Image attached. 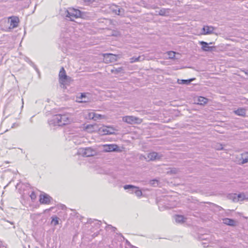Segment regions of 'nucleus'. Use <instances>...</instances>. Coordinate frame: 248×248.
Instances as JSON below:
<instances>
[{
    "label": "nucleus",
    "mask_w": 248,
    "mask_h": 248,
    "mask_svg": "<svg viewBox=\"0 0 248 248\" xmlns=\"http://www.w3.org/2000/svg\"><path fill=\"white\" fill-rule=\"evenodd\" d=\"M73 120L70 114H56L53 115L48 121L49 125L63 126L70 124Z\"/></svg>",
    "instance_id": "nucleus-1"
},
{
    "label": "nucleus",
    "mask_w": 248,
    "mask_h": 248,
    "mask_svg": "<svg viewBox=\"0 0 248 248\" xmlns=\"http://www.w3.org/2000/svg\"><path fill=\"white\" fill-rule=\"evenodd\" d=\"M65 16L67 19L70 21H74L75 18L81 17L85 18V13L78 9L73 8H69L65 12Z\"/></svg>",
    "instance_id": "nucleus-2"
},
{
    "label": "nucleus",
    "mask_w": 248,
    "mask_h": 248,
    "mask_svg": "<svg viewBox=\"0 0 248 248\" xmlns=\"http://www.w3.org/2000/svg\"><path fill=\"white\" fill-rule=\"evenodd\" d=\"M78 153L84 156L89 157L93 156L96 154V151L91 147L80 148Z\"/></svg>",
    "instance_id": "nucleus-3"
},
{
    "label": "nucleus",
    "mask_w": 248,
    "mask_h": 248,
    "mask_svg": "<svg viewBox=\"0 0 248 248\" xmlns=\"http://www.w3.org/2000/svg\"><path fill=\"white\" fill-rule=\"evenodd\" d=\"M163 156L162 154L152 152L148 153L147 156L145 157V159L148 161L160 160Z\"/></svg>",
    "instance_id": "nucleus-4"
},
{
    "label": "nucleus",
    "mask_w": 248,
    "mask_h": 248,
    "mask_svg": "<svg viewBox=\"0 0 248 248\" xmlns=\"http://www.w3.org/2000/svg\"><path fill=\"white\" fill-rule=\"evenodd\" d=\"M123 121L129 124H140L141 120L138 117L133 116H126L123 118Z\"/></svg>",
    "instance_id": "nucleus-5"
},
{
    "label": "nucleus",
    "mask_w": 248,
    "mask_h": 248,
    "mask_svg": "<svg viewBox=\"0 0 248 248\" xmlns=\"http://www.w3.org/2000/svg\"><path fill=\"white\" fill-rule=\"evenodd\" d=\"M110 9L113 13L121 16H124L125 11L124 9L120 8L119 6L112 5L110 7Z\"/></svg>",
    "instance_id": "nucleus-6"
},
{
    "label": "nucleus",
    "mask_w": 248,
    "mask_h": 248,
    "mask_svg": "<svg viewBox=\"0 0 248 248\" xmlns=\"http://www.w3.org/2000/svg\"><path fill=\"white\" fill-rule=\"evenodd\" d=\"M104 151L105 152H120L119 146L115 144H105L104 145Z\"/></svg>",
    "instance_id": "nucleus-7"
},
{
    "label": "nucleus",
    "mask_w": 248,
    "mask_h": 248,
    "mask_svg": "<svg viewBox=\"0 0 248 248\" xmlns=\"http://www.w3.org/2000/svg\"><path fill=\"white\" fill-rule=\"evenodd\" d=\"M104 58L107 63L115 62L117 61L118 55L111 53L104 54Z\"/></svg>",
    "instance_id": "nucleus-8"
},
{
    "label": "nucleus",
    "mask_w": 248,
    "mask_h": 248,
    "mask_svg": "<svg viewBox=\"0 0 248 248\" xmlns=\"http://www.w3.org/2000/svg\"><path fill=\"white\" fill-rule=\"evenodd\" d=\"M52 200V198L47 194L44 193L40 196L39 201L42 204H48Z\"/></svg>",
    "instance_id": "nucleus-9"
},
{
    "label": "nucleus",
    "mask_w": 248,
    "mask_h": 248,
    "mask_svg": "<svg viewBox=\"0 0 248 248\" xmlns=\"http://www.w3.org/2000/svg\"><path fill=\"white\" fill-rule=\"evenodd\" d=\"M124 188L125 190L127 189H133V190H135L134 193H135L137 197H140L142 195V192L139 188L133 185H126L124 186Z\"/></svg>",
    "instance_id": "nucleus-10"
},
{
    "label": "nucleus",
    "mask_w": 248,
    "mask_h": 248,
    "mask_svg": "<svg viewBox=\"0 0 248 248\" xmlns=\"http://www.w3.org/2000/svg\"><path fill=\"white\" fill-rule=\"evenodd\" d=\"M200 44L202 46V49L204 51H211L215 48L214 46H209V44L204 41H200Z\"/></svg>",
    "instance_id": "nucleus-11"
},
{
    "label": "nucleus",
    "mask_w": 248,
    "mask_h": 248,
    "mask_svg": "<svg viewBox=\"0 0 248 248\" xmlns=\"http://www.w3.org/2000/svg\"><path fill=\"white\" fill-rule=\"evenodd\" d=\"M231 197L232 198L233 201L235 202L242 201L246 199L245 195L244 193H240L238 194H234L231 196Z\"/></svg>",
    "instance_id": "nucleus-12"
},
{
    "label": "nucleus",
    "mask_w": 248,
    "mask_h": 248,
    "mask_svg": "<svg viewBox=\"0 0 248 248\" xmlns=\"http://www.w3.org/2000/svg\"><path fill=\"white\" fill-rule=\"evenodd\" d=\"M215 28L213 26H204L202 29V34H210L213 33Z\"/></svg>",
    "instance_id": "nucleus-13"
},
{
    "label": "nucleus",
    "mask_w": 248,
    "mask_h": 248,
    "mask_svg": "<svg viewBox=\"0 0 248 248\" xmlns=\"http://www.w3.org/2000/svg\"><path fill=\"white\" fill-rule=\"evenodd\" d=\"M222 220L224 224L230 226H235L237 223L235 220L229 218H224Z\"/></svg>",
    "instance_id": "nucleus-14"
},
{
    "label": "nucleus",
    "mask_w": 248,
    "mask_h": 248,
    "mask_svg": "<svg viewBox=\"0 0 248 248\" xmlns=\"http://www.w3.org/2000/svg\"><path fill=\"white\" fill-rule=\"evenodd\" d=\"M59 78L62 81H65L67 79V76L63 67H62L59 73Z\"/></svg>",
    "instance_id": "nucleus-15"
},
{
    "label": "nucleus",
    "mask_w": 248,
    "mask_h": 248,
    "mask_svg": "<svg viewBox=\"0 0 248 248\" xmlns=\"http://www.w3.org/2000/svg\"><path fill=\"white\" fill-rule=\"evenodd\" d=\"M11 21H10V26L13 28H16L18 26V22H19V19L17 17H10Z\"/></svg>",
    "instance_id": "nucleus-16"
},
{
    "label": "nucleus",
    "mask_w": 248,
    "mask_h": 248,
    "mask_svg": "<svg viewBox=\"0 0 248 248\" xmlns=\"http://www.w3.org/2000/svg\"><path fill=\"white\" fill-rule=\"evenodd\" d=\"M89 95V93H81L80 97H78L81 100L79 101L80 102H88L89 101L90 99L87 96V95Z\"/></svg>",
    "instance_id": "nucleus-17"
},
{
    "label": "nucleus",
    "mask_w": 248,
    "mask_h": 248,
    "mask_svg": "<svg viewBox=\"0 0 248 248\" xmlns=\"http://www.w3.org/2000/svg\"><path fill=\"white\" fill-rule=\"evenodd\" d=\"M208 101V99L202 96H200L197 99V104L201 105H204L206 104Z\"/></svg>",
    "instance_id": "nucleus-18"
},
{
    "label": "nucleus",
    "mask_w": 248,
    "mask_h": 248,
    "mask_svg": "<svg viewBox=\"0 0 248 248\" xmlns=\"http://www.w3.org/2000/svg\"><path fill=\"white\" fill-rule=\"evenodd\" d=\"M246 109L244 108H239L234 111V113L238 116H245Z\"/></svg>",
    "instance_id": "nucleus-19"
},
{
    "label": "nucleus",
    "mask_w": 248,
    "mask_h": 248,
    "mask_svg": "<svg viewBox=\"0 0 248 248\" xmlns=\"http://www.w3.org/2000/svg\"><path fill=\"white\" fill-rule=\"evenodd\" d=\"M194 78H190L189 79H178L177 82L179 84L189 85Z\"/></svg>",
    "instance_id": "nucleus-20"
},
{
    "label": "nucleus",
    "mask_w": 248,
    "mask_h": 248,
    "mask_svg": "<svg viewBox=\"0 0 248 248\" xmlns=\"http://www.w3.org/2000/svg\"><path fill=\"white\" fill-rule=\"evenodd\" d=\"M175 219L177 223H183L185 221L186 218L182 215H176L175 217Z\"/></svg>",
    "instance_id": "nucleus-21"
},
{
    "label": "nucleus",
    "mask_w": 248,
    "mask_h": 248,
    "mask_svg": "<svg viewBox=\"0 0 248 248\" xmlns=\"http://www.w3.org/2000/svg\"><path fill=\"white\" fill-rule=\"evenodd\" d=\"M123 70V68L122 67H119V68H115L113 67L112 69L110 70V71L112 73L115 74H118L120 73Z\"/></svg>",
    "instance_id": "nucleus-22"
},
{
    "label": "nucleus",
    "mask_w": 248,
    "mask_h": 248,
    "mask_svg": "<svg viewBox=\"0 0 248 248\" xmlns=\"http://www.w3.org/2000/svg\"><path fill=\"white\" fill-rule=\"evenodd\" d=\"M144 59L141 56H139L137 57H133L130 58V62L133 63L137 62H140L143 60Z\"/></svg>",
    "instance_id": "nucleus-23"
},
{
    "label": "nucleus",
    "mask_w": 248,
    "mask_h": 248,
    "mask_svg": "<svg viewBox=\"0 0 248 248\" xmlns=\"http://www.w3.org/2000/svg\"><path fill=\"white\" fill-rule=\"evenodd\" d=\"M167 13H169V9L162 8L159 11L158 15L162 16H166Z\"/></svg>",
    "instance_id": "nucleus-24"
},
{
    "label": "nucleus",
    "mask_w": 248,
    "mask_h": 248,
    "mask_svg": "<svg viewBox=\"0 0 248 248\" xmlns=\"http://www.w3.org/2000/svg\"><path fill=\"white\" fill-rule=\"evenodd\" d=\"M167 54L169 59H174V57H175V56L176 54V52L174 51H168L167 52Z\"/></svg>",
    "instance_id": "nucleus-25"
},
{
    "label": "nucleus",
    "mask_w": 248,
    "mask_h": 248,
    "mask_svg": "<svg viewBox=\"0 0 248 248\" xmlns=\"http://www.w3.org/2000/svg\"><path fill=\"white\" fill-rule=\"evenodd\" d=\"M51 224L54 226H56L59 224V218L55 216L52 217Z\"/></svg>",
    "instance_id": "nucleus-26"
},
{
    "label": "nucleus",
    "mask_w": 248,
    "mask_h": 248,
    "mask_svg": "<svg viewBox=\"0 0 248 248\" xmlns=\"http://www.w3.org/2000/svg\"><path fill=\"white\" fill-rule=\"evenodd\" d=\"M29 62H30V65L34 68V69L35 70L36 72L38 73L39 77H40V72L39 69H38V68L37 67L36 65L32 62H31L30 60Z\"/></svg>",
    "instance_id": "nucleus-27"
},
{
    "label": "nucleus",
    "mask_w": 248,
    "mask_h": 248,
    "mask_svg": "<svg viewBox=\"0 0 248 248\" xmlns=\"http://www.w3.org/2000/svg\"><path fill=\"white\" fill-rule=\"evenodd\" d=\"M89 118L91 119H93L95 121L96 120V119L95 118V116L97 115V114L95 113L94 112H90L89 113Z\"/></svg>",
    "instance_id": "nucleus-28"
},
{
    "label": "nucleus",
    "mask_w": 248,
    "mask_h": 248,
    "mask_svg": "<svg viewBox=\"0 0 248 248\" xmlns=\"http://www.w3.org/2000/svg\"><path fill=\"white\" fill-rule=\"evenodd\" d=\"M244 155H242V164H245V163H246L247 162H248V156H246V157H244L243 156Z\"/></svg>",
    "instance_id": "nucleus-29"
},
{
    "label": "nucleus",
    "mask_w": 248,
    "mask_h": 248,
    "mask_svg": "<svg viewBox=\"0 0 248 248\" xmlns=\"http://www.w3.org/2000/svg\"><path fill=\"white\" fill-rule=\"evenodd\" d=\"M150 184L152 186H155V185H158V181L155 179L151 180Z\"/></svg>",
    "instance_id": "nucleus-30"
},
{
    "label": "nucleus",
    "mask_w": 248,
    "mask_h": 248,
    "mask_svg": "<svg viewBox=\"0 0 248 248\" xmlns=\"http://www.w3.org/2000/svg\"><path fill=\"white\" fill-rule=\"evenodd\" d=\"M108 228H110V229H112V231L113 232H115V231L116 230V229H117L115 227L112 226L111 225H108L106 226V229L107 230H108Z\"/></svg>",
    "instance_id": "nucleus-31"
},
{
    "label": "nucleus",
    "mask_w": 248,
    "mask_h": 248,
    "mask_svg": "<svg viewBox=\"0 0 248 248\" xmlns=\"http://www.w3.org/2000/svg\"><path fill=\"white\" fill-rule=\"evenodd\" d=\"M30 197H31V199L32 200H35V199H36V194H35V192H34V191H32V192L31 193V195H30Z\"/></svg>",
    "instance_id": "nucleus-32"
},
{
    "label": "nucleus",
    "mask_w": 248,
    "mask_h": 248,
    "mask_svg": "<svg viewBox=\"0 0 248 248\" xmlns=\"http://www.w3.org/2000/svg\"><path fill=\"white\" fill-rule=\"evenodd\" d=\"M217 150H221L223 149L222 145L221 144H217Z\"/></svg>",
    "instance_id": "nucleus-33"
},
{
    "label": "nucleus",
    "mask_w": 248,
    "mask_h": 248,
    "mask_svg": "<svg viewBox=\"0 0 248 248\" xmlns=\"http://www.w3.org/2000/svg\"><path fill=\"white\" fill-rule=\"evenodd\" d=\"M202 245L204 248H207L209 246L207 243H202Z\"/></svg>",
    "instance_id": "nucleus-34"
},
{
    "label": "nucleus",
    "mask_w": 248,
    "mask_h": 248,
    "mask_svg": "<svg viewBox=\"0 0 248 248\" xmlns=\"http://www.w3.org/2000/svg\"><path fill=\"white\" fill-rule=\"evenodd\" d=\"M200 239L202 240H206L207 238L205 237V235H202L200 237Z\"/></svg>",
    "instance_id": "nucleus-35"
},
{
    "label": "nucleus",
    "mask_w": 248,
    "mask_h": 248,
    "mask_svg": "<svg viewBox=\"0 0 248 248\" xmlns=\"http://www.w3.org/2000/svg\"><path fill=\"white\" fill-rule=\"evenodd\" d=\"M100 117H101V115L99 114H97V115L95 116V118L96 119V120L100 118Z\"/></svg>",
    "instance_id": "nucleus-36"
},
{
    "label": "nucleus",
    "mask_w": 248,
    "mask_h": 248,
    "mask_svg": "<svg viewBox=\"0 0 248 248\" xmlns=\"http://www.w3.org/2000/svg\"><path fill=\"white\" fill-rule=\"evenodd\" d=\"M95 221H97V225H98V226L99 227L100 224H101V221H99L98 220H95Z\"/></svg>",
    "instance_id": "nucleus-37"
},
{
    "label": "nucleus",
    "mask_w": 248,
    "mask_h": 248,
    "mask_svg": "<svg viewBox=\"0 0 248 248\" xmlns=\"http://www.w3.org/2000/svg\"><path fill=\"white\" fill-rule=\"evenodd\" d=\"M129 191L132 193H134L135 190H133V189H128Z\"/></svg>",
    "instance_id": "nucleus-38"
},
{
    "label": "nucleus",
    "mask_w": 248,
    "mask_h": 248,
    "mask_svg": "<svg viewBox=\"0 0 248 248\" xmlns=\"http://www.w3.org/2000/svg\"><path fill=\"white\" fill-rule=\"evenodd\" d=\"M85 2H90L92 0H83Z\"/></svg>",
    "instance_id": "nucleus-39"
},
{
    "label": "nucleus",
    "mask_w": 248,
    "mask_h": 248,
    "mask_svg": "<svg viewBox=\"0 0 248 248\" xmlns=\"http://www.w3.org/2000/svg\"><path fill=\"white\" fill-rule=\"evenodd\" d=\"M244 72H245V73L246 75H248V70L246 71H245Z\"/></svg>",
    "instance_id": "nucleus-40"
},
{
    "label": "nucleus",
    "mask_w": 248,
    "mask_h": 248,
    "mask_svg": "<svg viewBox=\"0 0 248 248\" xmlns=\"http://www.w3.org/2000/svg\"><path fill=\"white\" fill-rule=\"evenodd\" d=\"M111 133V132H108V131H107V133H106L107 134H110Z\"/></svg>",
    "instance_id": "nucleus-41"
},
{
    "label": "nucleus",
    "mask_w": 248,
    "mask_h": 248,
    "mask_svg": "<svg viewBox=\"0 0 248 248\" xmlns=\"http://www.w3.org/2000/svg\"><path fill=\"white\" fill-rule=\"evenodd\" d=\"M50 100L49 99H47L46 101L49 103L50 102Z\"/></svg>",
    "instance_id": "nucleus-42"
},
{
    "label": "nucleus",
    "mask_w": 248,
    "mask_h": 248,
    "mask_svg": "<svg viewBox=\"0 0 248 248\" xmlns=\"http://www.w3.org/2000/svg\"><path fill=\"white\" fill-rule=\"evenodd\" d=\"M15 124H13V126H12V127H14V126H15Z\"/></svg>",
    "instance_id": "nucleus-43"
},
{
    "label": "nucleus",
    "mask_w": 248,
    "mask_h": 248,
    "mask_svg": "<svg viewBox=\"0 0 248 248\" xmlns=\"http://www.w3.org/2000/svg\"><path fill=\"white\" fill-rule=\"evenodd\" d=\"M15 124H13V126H12V127H14V126H15Z\"/></svg>",
    "instance_id": "nucleus-44"
}]
</instances>
